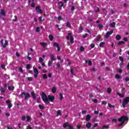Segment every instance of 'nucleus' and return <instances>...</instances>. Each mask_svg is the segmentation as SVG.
<instances>
[{
	"label": "nucleus",
	"instance_id": "obj_1",
	"mask_svg": "<svg viewBox=\"0 0 129 129\" xmlns=\"http://www.w3.org/2000/svg\"><path fill=\"white\" fill-rule=\"evenodd\" d=\"M41 94V98L43 102H45V103H47L49 100L50 102H53L55 99V97L54 96L48 95L47 97V95L44 92H42Z\"/></svg>",
	"mask_w": 129,
	"mask_h": 129
},
{
	"label": "nucleus",
	"instance_id": "obj_2",
	"mask_svg": "<svg viewBox=\"0 0 129 129\" xmlns=\"http://www.w3.org/2000/svg\"><path fill=\"white\" fill-rule=\"evenodd\" d=\"M125 120H128V118L127 116H122L120 118L118 119V121L119 122H121L118 125L119 126H122L123 125V124L124 123V121Z\"/></svg>",
	"mask_w": 129,
	"mask_h": 129
},
{
	"label": "nucleus",
	"instance_id": "obj_3",
	"mask_svg": "<svg viewBox=\"0 0 129 129\" xmlns=\"http://www.w3.org/2000/svg\"><path fill=\"white\" fill-rule=\"evenodd\" d=\"M22 98H24L25 100H28L29 98H31V95L29 93L23 92L21 94Z\"/></svg>",
	"mask_w": 129,
	"mask_h": 129
},
{
	"label": "nucleus",
	"instance_id": "obj_4",
	"mask_svg": "<svg viewBox=\"0 0 129 129\" xmlns=\"http://www.w3.org/2000/svg\"><path fill=\"white\" fill-rule=\"evenodd\" d=\"M67 40H70L71 44L74 43V38H73L72 33H69L68 34V36H67Z\"/></svg>",
	"mask_w": 129,
	"mask_h": 129
},
{
	"label": "nucleus",
	"instance_id": "obj_5",
	"mask_svg": "<svg viewBox=\"0 0 129 129\" xmlns=\"http://www.w3.org/2000/svg\"><path fill=\"white\" fill-rule=\"evenodd\" d=\"M129 102V97H126L122 101V106L125 108L126 104H128Z\"/></svg>",
	"mask_w": 129,
	"mask_h": 129
},
{
	"label": "nucleus",
	"instance_id": "obj_6",
	"mask_svg": "<svg viewBox=\"0 0 129 129\" xmlns=\"http://www.w3.org/2000/svg\"><path fill=\"white\" fill-rule=\"evenodd\" d=\"M33 70L35 73L34 75V78H37L39 74V72L38 71V69H37V68H35L33 69Z\"/></svg>",
	"mask_w": 129,
	"mask_h": 129
},
{
	"label": "nucleus",
	"instance_id": "obj_7",
	"mask_svg": "<svg viewBox=\"0 0 129 129\" xmlns=\"http://www.w3.org/2000/svg\"><path fill=\"white\" fill-rule=\"evenodd\" d=\"M113 33V30H112V31H111L107 32L106 33V35H105V38H106V39H107V38H109L110 35H112Z\"/></svg>",
	"mask_w": 129,
	"mask_h": 129
},
{
	"label": "nucleus",
	"instance_id": "obj_8",
	"mask_svg": "<svg viewBox=\"0 0 129 129\" xmlns=\"http://www.w3.org/2000/svg\"><path fill=\"white\" fill-rule=\"evenodd\" d=\"M1 44H2V46H3V48H6L7 46H8V42L7 40L5 41V43L4 44V39L1 40Z\"/></svg>",
	"mask_w": 129,
	"mask_h": 129
},
{
	"label": "nucleus",
	"instance_id": "obj_9",
	"mask_svg": "<svg viewBox=\"0 0 129 129\" xmlns=\"http://www.w3.org/2000/svg\"><path fill=\"white\" fill-rule=\"evenodd\" d=\"M40 8H41V7H40V6L36 7L35 8V11H36V12H37V13H39V14H43V11H42V10H41V9H40Z\"/></svg>",
	"mask_w": 129,
	"mask_h": 129
},
{
	"label": "nucleus",
	"instance_id": "obj_10",
	"mask_svg": "<svg viewBox=\"0 0 129 129\" xmlns=\"http://www.w3.org/2000/svg\"><path fill=\"white\" fill-rule=\"evenodd\" d=\"M2 16H3L4 17H6V16L5 10L4 9H2L0 12V18Z\"/></svg>",
	"mask_w": 129,
	"mask_h": 129
},
{
	"label": "nucleus",
	"instance_id": "obj_11",
	"mask_svg": "<svg viewBox=\"0 0 129 129\" xmlns=\"http://www.w3.org/2000/svg\"><path fill=\"white\" fill-rule=\"evenodd\" d=\"M54 47H56L57 48V51H59L61 50V48H60V46H59V44L57 43L54 42L53 44Z\"/></svg>",
	"mask_w": 129,
	"mask_h": 129
},
{
	"label": "nucleus",
	"instance_id": "obj_12",
	"mask_svg": "<svg viewBox=\"0 0 129 129\" xmlns=\"http://www.w3.org/2000/svg\"><path fill=\"white\" fill-rule=\"evenodd\" d=\"M6 103L8 104L9 108H11V107L13 106V104H12V103H11V101H10V100L6 101Z\"/></svg>",
	"mask_w": 129,
	"mask_h": 129
},
{
	"label": "nucleus",
	"instance_id": "obj_13",
	"mask_svg": "<svg viewBox=\"0 0 129 129\" xmlns=\"http://www.w3.org/2000/svg\"><path fill=\"white\" fill-rule=\"evenodd\" d=\"M58 6H59V7H58V10H62V7L64 6V3L62 2H60L58 3Z\"/></svg>",
	"mask_w": 129,
	"mask_h": 129
},
{
	"label": "nucleus",
	"instance_id": "obj_14",
	"mask_svg": "<svg viewBox=\"0 0 129 129\" xmlns=\"http://www.w3.org/2000/svg\"><path fill=\"white\" fill-rule=\"evenodd\" d=\"M30 93H31V95L32 96V98L33 99H36V94H35V92L32 91V92H31Z\"/></svg>",
	"mask_w": 129,
	"mask_h": 129
},
{
	"label": "nucleus",
	"instance_id": "obj_15",
	"mask_svg": "<svg viewBox=\"0 0 129 129\" xmlns=\"http://www.w3.org/2000/svg\"><path fill=\"white\" fill-rule=\"evenodd\" d=\"M40 45H42L43 48H46L48 46V44L45 42H40Z\"/></svg>",
	"mask_w": 129,
	"mask_h": 129
},
{
	"label": "nucleus",
	"instance_id": "obj_16",
	"mask_svg": "<svg viewBox=\"0 0 129 129\" xmlns=\"http://www.w3.org/2000/svg\"><path fill=\"white\" fill-rule=\"evenodd\" d=\"M56 91H57V88L55 86H53L51 89V92L52 93H55Z\"/></svg>",
	"mask_w": 129,
	"mask_h": 129
},
{
	"label": "nucleus",
	"instance_id": "obj_17",
	"mask_svg": "<svg viewBox=\"0 0 129 129\" xmlns=\"http://www.w3.org/2000/svg\"><path fill=\"white\" fill-rule=\"evenodd\" d=\"M8 89L10 91H13L15 90V87L14 86H8Z\"/></svg>",
	"mask_w": 129,
	"mask_h": 129
},
{
	"label": "nucleus",
	"instance_id": "obj_18",
	"mask_svg": "<svg viewBox=\"0 0 129 129\" xmlns=\"http://www.w3.org/2000/svg\"><path fill=\"white\" fill-rule=\"evenodd\" d=\"M90 118H91V116H90V114H88L86 115V120L87 121H88L89 120H90Z\"/></svg>",
	"mask_w": 129,
	"mask_h": 129
},
{
	"label": "nucleus",
	"instance_id": "obj_19",
	"mask_svg": "<svg viewBox=\"0 0 129 129\" xmlns=\"http://www.w3.org/2000/svg\"><path fill=\"white\" fill-rule=\"evenodd\" d=\"M115 78L117 79V80L119 79H121V76L118 75V74H115Z\"/></svg>",
	"mask_w": 129,
	"mask_h": 129
},
{
	"label": "nucleus",
	"instance_id": "obj_20",
	"mask_svg": "<svg viewBox=\"0 0 129 129\" xmlns=\"http://www.w3.org/2000/svg\"><path fill=\"white\" fill-rule=\"evenodd\" d=\"M115 25L116 23L115 22H112V23H110L109 26L111 27V28H115Z\"/></svg>",
	"mask_w": 129,
	"mask_h": 129
},
{
	"label": "nucleus",
	"instance_id": "obj_21",
	"mask_svg": "<svg viewBox=\"0 0 129 129\" xmlns=\"http://www.w3.org/2000/svg\"><path fill=\"white\" fill-rule=\"evenodd\" d=\"M85 63H88L89 66H91V65H92V61H91V60L87 61V60H86Z\"/></svg>",
	"mask_w": 129,
	"mask_h": 129
},
{
	"label": "nucleus",
	"instance_id": "obj_22",
	"mask_svg": "<svg viewBox=\"0 0 129 129\" xmlns=\"http://www.w3.org/2000/svg\"><path fill=\"white\" fill-rule=\"evenodd\" d=\"M50 58L51 60V61H55V58H54V54H50Z\"/></svg>",
	"mask_w": 129,
	"mask_h": 129
},
{
	"label": "nucleus",
	"instance_id": "obj_23",
	"mask_svg": "<svg viewBox=\"0 0 129 129\" xmlns=\"http://www.w3.org/2000/svg\"><path fill=\"white\" fill-rule=\"evenodd\" d=\"M124 43H125V42H124V41H119V42L117 43V45L118 46H120V45H123Z\"/></svg>",
	"mask_w": 129,
	"mask_h": 129
},
{
	"label": "nucleus",
	"instance_id": "obj_24",
	"mask_svg": "<svg viewBox=\"0 0 129 129\" xmlns=\"http://www.w3.org/2000/svg\"><path fill=\"white\" fill-rule=\"evenodd\" d=\"M86 127L88 128H90L91 127V123L88 122L86 124Z\"/></svg>",
	"mask_w": 129,
	"mask_h": 129
},
{
	"label": "nucleus",
	"instance_id": "obj_25",
	"mask_svg": "<svg viewBox=\"0 0 129 129\" xmlns=\"http://www.w3.org/2000/svg\"><path fill=\"white\" fill-rule=\"evenodd\" d=\"M48 38L50 41H53V40H54V36H53L52 35H49Z\"/></svg>",
	"mask_w": 129,
	"mask_h": 129
},
{
	"label": "nucleus",
	"instance_id": "obj_26",
	"mask_svg": "<svg viewBox=\"0 0 129 129\" xmlns=\"http://www.w3.org/2000/svg\"><path fill=\"white\" fill-rule=\"evenodd\" d=\"M100 39H101V36H100V35H98L97 36V38H96L97 42H98V41H100Z\"/></svg>",
	"mask_w": 129,
	"mask_h": 129
},
{
	"label": "nucleus",
	"instance_id": "obj_27",
	"mask_svg": "<svg viewBox=\"0 0 129 129\" xmlns=\"http://www.w3.org/2000/svg\"><path fill=\"white\" fill-rule=\"evenodd\" d=\"M120 38H121V36L119 35H117L116 36V40H117V41L120 40Z\"/></svg>",
	"mask_w": 129,
	"mask_h": 129
},
{
	"label": "nucleus",
	"instance_id": "obj_28",
	"mask_svg": "<svg viewBox=\"0 0 129 129\" xmlns=\"http://www.w3.org/2000/svg\"><path fill=\"white\" fill-rule=\"evenodd\" d=\"M66 26L68 28H71V24H70V22H67L66 23Z\"/></svg>",
	"mask_w": 129,
	"mask_h": 129
},
{
	"label": "nucleus",
	"instance_id": "obj_29",
	"mask_svg": "<svg viewBox=\"0 0 129 129\" xmlns=\"http://www.w3.org/2000/svg\"><path fill=\"white\" fill-rule=\"evenodd\" d=\"M105 44V42H100L99 44V47H100V48H102V47H103V45Z\"/></svg>",
	"mask_w": 129,
	"mask_h": 129
},
{
	"label": "nucleus",
	"instance_id": "obj_30",
	"mask_svg": "<svg viewBox=\"0 0 129 129\" xmlns=\"http://www.w3.org/2000/svg\"><path fill=\"white\" fill-rule=\"evenodd\" d=\"M117 95H118V96H120V97H124V95L123 94H120V93H117Z\"/></svg>",
	"mask_w": 129,
	"mask_h": 129
},
{
	"label": "nucleus",
	"instance_id": "obj_31",
	"mask_svg": "<svg viewBox=\"0 0 129 129\" xmlns=\"http://www.w3.org/2000/svg\"><path fill=\"white\" fill-rule=\"evenodd\" d=\"M59 100H62L64 97H63V94L62 93L59 94Z\"/></svg>",
	"mask_w": 129,
	"mask_h": 129
},
{
	"label": "nucleus",
	"instance_id": "obj_32",
	"mask_svg": "<svg viewBox=\"0 0 129 129\" xmlns=\"http://www.w3.org/2000/svg\"><path fill=\"white\" fill-rule=\"evenodd\" d=\"M107 92L109 94L111 93V88H108L107 89Z\"/></svg>",
	"mask_w": 129,
	"mask_h": 129
},
{
	"label": "nucleus",
	"instance_id": "obj_33",
	"mask_svg": "<svg viewBox=\"0 0 129 129\" xmlns=\"http://www.w3.org/2000/svg\"><path fill=\"white\" fill-rule=\"evenodd\" d=\"M26 119L27 121H30V120H31V117L29 115H27L26 116Z\"/></svg>",
	"mask_w": 129,
	"mask_h": 129
},
{
	"label": "nucleus",
	"instance_id": "obj_34",
	"mask_svg": "<svg viewBox=\"0 0 129 129\" xmlns=\"http://www.w3.org/2000/svg\"><path fill=\"white\" fill-rule=\"evenodd\" d=\"M38 107L40 109H44V105H42L41 104L38 105Z\"/></svg>",
	"mask_w": 129,
	"mask_h": 129
},
{
	"label": "nucleus",
	"instance_id": "obj_35",
	"mask_svg": "<svg viewBox=\"0 0 129 129\" xmlns=\"http://www.w3.org/2000/svg\"><path fill=\"white\" fill-rule=\"evenodd\" d=\"M108 106H109V107L110 108H114V105H111L110 103H108Z\"/></svg>",
	"mask_w": 129,
	"mask_h": 129
},
{
	"label": "nucleus",
	"instance_id": "obj_36",
	"mask_svg": "<svg viewBox=\"0 0 129 129\" xmlns=\"http://www.w3.org/2000/svg\"><path fill=\"white\" fill-rule=\"evenodd\" d=\"M84 50H85V48L83 46H81L80 47V51H81V52H83V51H84Z\"/></svg>",
	"mask_w": 129,
	"mask_h": 129
},
{
	"label": "nucleus",
	"instance_id": "obj_37",
	"mask_svg": "<svg viewBox=\"0 0 129 129\" xmlns=\"http://www.w3.org/2000/svg\"><path fill=\"white\" fill-rule=\"evenodd\" d=\"M15 19H13V22H18V17L16 15L14 16Z\"/></svg>",
	"mask_w": 129,
	"mask_h": 129
},
{
	"label": "nucleus",
	"instance_id": "obj_38",
	"mask_svg": "<svg viewBox=\"0 0 129 129\" xmlns=\"http://www.w3.org/2000/svg\"><path fill=\"white\" fill-rule=\"evenodd\" d=\"M57 116H59V115H61V111L60 110H57Z\"/></svg>",
	"mask_w": 129,
	"mask_h": 129
},
{
	"label": "nucleus",
	"instance_id": "obj_39",
	"mask_svg": "<svg viewBox=\"0 0 129 129\" xmlns=\"http://www.w3.org/2000/svg\"><path fill=\"white\" fill-rule=\"evenodd\" d=\"M43 79H48V76L46 74H44L43 76Z\"/></svg>",
	"mask_w": 129,
	"mask_h": 129
},
{
	"label": "nucleus",
	"instance_id": "obj_40",
	"mask_svg": "<svg viewBox=\"0 0 129 129\" xmlns=\"http://www.w3.org/2000/svg\"><path fill=\"white\" fill-rule=\"evenodd\" d=\"M98 28L99 30H100V29H102L103 28V25L102 24H99Z\"/></svg>",
	"mask_w": 129,
	"mask_h": 129
},
{
	"label": "nucleus",
	"instance_id": "obj_41",
	"mask_svg": "<svg viewBox=\"0 0 129 129\" xmlns=\"http://www.w3.org/2000/svg\"><path fill=\"white\" fill-rule=\"evenodd\" d=\"M119 59L122 63L123 62V58L122 56H119Z\"/></svg>",
	"mask_w": 129,
	"mask_h": 129
},
{
	"label": "nucleus",
	"instance_id": "obj_42",
	"mask_svg": "<svg viewBox=\"0 0 129 129\" xmlns=\"http://www.w3.org/2000/svg\"><path fill=\"white\" fill-rule=\"evenodd\" d=\"M1 68L6 70V66L4 64H1Z\"/></svg>",
	"mask_w": 129,
	"mask_h": 129
},
{
	"label": "nucleus",
	"instance_id": "obj_43",
	"mask_svg": "<svg viewBox=\"0 0 129 129\" xmlns=\"http://www.w3.org/2000/svg\"><path fill=\"white\" fill-rule=\"evenodd\" d=\"M71 11H72V12H73L75 10V7L74 6H71Z\"/></svg>",
	"mask_w": 129,
	"mask_h": 129
},
{
	"label": "nucleus",
	"instance_id": "obj_44",
	"mask_svg": "<svg viewBox=\"0 0 129 129\" xmlns=\"http://www.w3.org/2000/svg\"><path fill=\"white\" fill-rule=\"evenodd\" d=\"M27 80L28 81H33V78L29 77L27 78Z\"/></svg>",
	"mask_w": 129,
	"mask_h": 129
},
{
	"label": "nucleus",
	"instance_id": "obj_45",
	"mask_svg": "<svg viewBox=\"0 0 129 129\" xmlns=\"http://www.w3.org/2000/svg\"><path fill=\"white\" fill-rule=\"evenodd\" d=\"M39 19L40 22H43L44 21V19H43V17L42 16L39 17Z\"/></svg>",
	"mask_w": 129,
	"mask_h": 129
},
{
	"label": "nucleus",
	"instance_id": "obj_46",
	"mask_svg": "<svg viewBox=\"0 0 129 129\" xmlns=\"http://www.w3.org/2000/svg\"><path fill=\"white\" fill-rule=\"evenodd\" d=\"M0 91H1V93H4V92H5L6 90H5L3 88H1V89H0Z\"/></svg>",
	"mask_w": 129,
	"mask_h": 129
},
{
	"label": "nucleus",
	"instance_id": "obj_47",
	"mask_svg": "<svg viewBox=\"0 0 129 129\" xmlns=\"http://www.w3.org/2000/svg\"><path fill=\"white\" fill-rule=\"evenodd\" d=\"M52 63L53 62L51 61H49L48 62V66L49 67H50V66H51V65H52Z\"/></svg>",
	"mask_w": 129,
	"mask_h": 129
},
{
	"label": "nucleus",
	"instance_id": "obj_48",
	"mask_svg": "<svg viewBox=\"0 0 129 129\" xmlns=\"http://www.w3.org/2000/svg\"><path fill=\"white\" fill-rule=\"evenodd\" d=\"M31 69V65L30 64H28L26 66V69Z\"/></svg>",
	"mask_w": 129,
	"mask_h": 129
},
{
	"label": "nucleus",
	"instance_id": "obj_49",
	"mask_svg": "<svg viewBox=\"0 0 129 129\" xmlns=\"http://www.w3.org/2000/svg\"><path fill=\"white\" fill-rule=\"evenodd\" d=\"M31 7H32V8H34L35 7V4L34 3V0H32V2L31 5Z\"/></svg>",
	"mask_w": 129,
	"mask_h": 129
},
{
	"label": "nucleus",
	"instance_id": "obj_50",
	"mask_svg": "<svg viewBox=\"0 0 129 129\" xmlns=\"http://www.w3.org/2000/svg\"><path fill=\"white\" fill-rule=\"evenodd\" d=\"M123 40L124 42H127V41H128V38H127V37H124Z\"/></svg>",
	"mask_w": 129,
	"mask_h": 129
},
{
	"label": "nucleus",
	"instance_id": "obj_51",
	"mask_svg": "<svg viewBox=\"0 0 129 129\" xmlns=\"http://www.w3.org/2000/svg\"><path fill=\"white\" fill-rule=\"evenodd\" d=\"M19 71L20 72H21V73H23V72H24V70H23V69L22 68V67H20L19 68Z\"/></svg>",
	"mask_w": 129,
	"mask_h": 129
},
{
	"label": "nucleus",
	"instance_id": "obj_52",
	"mask_svg": "<svg viewBox=\"0 0 129 129\" xmlns=\"http://www.w3.org/2000/svg\"><path fill=\"white\" fill-rule=\"evenodd\" d=\"M102 104H103V105L107 104V101H102Z\"/></svg>",
	"mask_w": 129,
	"mask_h": 129
},
{
	"label": "nucleus",
	"instance_id": "obj_53",
	"mask_svg": "<svg viewBox=\"0 0 129 129\" xmlns=\"http://www.w3.org/2000/svg\"><path fill=\"white\" fill-rule=\"evenodd\" d=\"M39 62L40 63H42L43 62V58L42 57H39Z\"/></svg>",
	"mask_w": 129,
	"mask_h": 129
},
{
	"label": "nucleus",
	"instance_id": "obj_54",
	"mask_svg": "<svg viewBox=\"0 0 129 129\" xmlns=\"http://www.w3.org/2000/svg\"><path fill=\"white\" fill-rule=\"evenodd\" d=\"M90 47H91V49H93V48H94V47H95V44H91Z\"/></svg>",
	"mask_w": 129,
	"mask_h": 129
},
{
	"label": "nucleus",
	"instance_id": "obj_55",
	"mask_svg": "<svg viewBox=\"0 0 129 129\" xmlns=\"http://www.w3.org/2000/svg\"><path fill=\"white\" fill-rule=\"evenodd\" d=\"M88 20L89 21V22H92V21H93V19H92L91 17H88Z\"/></svg>",
	"mask_w": 129,
	"mask_h": 129
},
{
	"label": "nucleus",
	"instance_id": "obj_56",
	"mask_svg": "<svg viewBox=\"0 0 129 129\" xmlns=\"http://www.w3.org/2000/svg\"><path fill=\"white\" fill-rule=\"evenodd\" d=\"M103 128H109V126L108 125H103Z\"/></svg>",
	"mask_w": 129,
	"mask_h": 129
},
{
	"label": "nucleus",
	"instance_id": "obj_57",
	"mask_svg": "<svg viewBox=\"0 0 129 129\" xmlns=\"http://www.w3.org/2000/svg\"><path fill=\"white\" fill-rule=\"evenodd\" d=\"M87 36H88V34L86 33L85 35L83 36V38H87Z\"/></svg>",
	"mask_w": 129,
	"mask_h": 129
},
{
	"label": "nucleus",
	"instance_id": "obj_58",
	"mask_svg": "<svg viewBox=\"0 0 129 129\" xmlns=\"http://www.w3.org/2000/svg\"><path fill=\"white\" fill-rule=\"evenodd\" d=\"M36 31L39 33V32H40V27H36Z\"/></svg>",
	"mask_w": 129,
	"mask_h": 129
},
{
	"label": "nucleus",
	"instance_id": "obj_59",
	"mask_svg": "<svg viewBox=\"0 0 129 129\" xmlns=\"http://www.w3.org/2000/svg\"><path fill=\"white\" fill-rule=\"evenodd\" d=\"M125 82H128V81H129V77H126L125 78Z\"/></svg>",
	"mask_w": 129,
	"mask_h": 129
},
{
	"label": "nucleus",
	"instance_id": "obj_60",
	"mask_svg": "<svg viewBox=\"0 0 129 129\" xmlns=\"http://www.w3.org/2000/svg\"><path fill=\"white\" fill-rule=\"evenodd\" d=\"M57 20L58 21H61V20H62V17H61V16H58L57 18Z\"/></svg>",
	"mask_w": 129,
	"mask_h": 129
},
{
	"label": "nucleus",
	"instance_id": "obj_61",
	"mask_svg": "<svg viewBox=\"0 0 129 129\" xmlns=\"http://www.w3.org/2000/svg\"><path fill=\"white\" fill-rule=\"evenodd\" d=\"M87 112V110H83L82 111V114H85V113H86Z\"/></svg>",
	"mask_w": 129,
	"mask_h": 129
},
{
	"label": "nucleus",
	"instance_id": "obj_62",
	"mask_svg": "<svg viewBox=\"0 0 129 129\" xmlns=\"http://www.w3.org/2000/svg\"><path fill=\"white\" fill-rule=\"evenodd\" d=\"M74 71V69H71V74H74V73L73 72Z\"/></svg>",
	"mask_w": 129,
	"mask_h": 129
},
{
	"label": "nucleus",
	"instance_id": "obj_63",
	"mask_svg": "<svg viewBox=\"0 0 129 129\" xmlns=\"http://www.w3.org/2000/svg\"><path fill=\"white\" fill-rule=\"evenodd\" d=\"M118 73H120V74L122 73V70L118 69Z\"/></svg>",
	"mask_w": 129,
	"mask_h": 129
},
{
	"label": "nucleus",
	"instance_id": "obj_64",
	"mask_svg": "<svg viewBox=\"0 0 129 129\" xmlns=\"http://www.w3.org/2000/svg\"><path fill=\"white\" fill-rule=\"evenodd\" d=\"M126 69H127V70H129V62L128 63V64L126 66Z\"/></svg>",
	"mask_w": 129,
	"mask_h": 129
}]
</instances>
